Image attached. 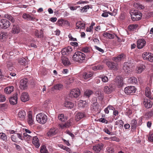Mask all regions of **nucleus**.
Instances as JSON below:
<instances>
[{
	"label": "nucleus",
	"instance_id": "obj_61",
	"mask_svg": "<svg viewBox=\"0 0 153 153\" xmlns=\"http://www.w3.org/2000/svg\"><path fill=\"white\" fill-rule=\"evenodd\" d=\"M16 135L17 137L19 138L21 140H23V137H22V134H19V133H16Z\"/></svg>",
	"mask_w": 153,
	"mask_h": 153
},
{
	"label": "nucleus",
	"instance_id": "obj_58",
	"mask_svg": "<svg viewBox=\"0 0 153 153\" xmlns=\"http://www.w3.org/2000/svg\"><path fill=\"white\" fill-rule=\"evenodd\" d=\"M88 3V1H79L76 2V4H87Z\"/></svg>",
	"mask_w": 153,
	"mask_h": 153
},
{
	"label": "nucleus",
	"instance_id": "obj_57",
	"mask_svg": "<svg viewBox=\"0 0 153 153\" xmlns=\"http://www.w3.org/2000/svg\"><path fill=\"white\" fill-rule=\"evenodd\" d=\"M69 38L71 40L73 41H77V39L76 38H74L72 37L71 34H70L68 36Z\"/></svg>",
	"mask_w": 153,
	"mask_h": 153
},
{
	"label": "nucleus",
	"instance_id": "obj_13",
	"mask_svg": "<svg viewBox=\"0 0 153 153\" xmlns=\"http://www.w3.org/2000/svg\"><path fill=\"white\" fill-rule=\"evenodd\" d=\"M57 131L56 129L54 128H51L49 131L47 133V135L48 136L51 137L54 135L56 134Z\"/></svg>",
	"mask_w": 153,
	"mask_h": 153
},
{
	"label": "nucleus",
	"instance_id": "obj_25",
	"mask_svg": "<svg viewBox=\"0 0 153 153\" xmlns=\"http://www.w3.org/2000/svg\"><path fill=\"white\" fill-rule=\"evenodd\" d=\"M145 68V66L143 64L138 65L136 69L137 72L138 73H140Z\"/></svg>",
	"mask_w": 153,
	"mask_h": 153
},
{
	"label": "nucleus",
	"instance_id": "obj_44",
	"mask_svg": "<svg viewBox=\"0 0 153 153\" xmlns=\"http://www.w3.org/2000/svg\"><path fill=\"white\" fill-rule=\"evenodd\" d=\"M128 82L130 83H136L137 82V79L135 77H131L128 79Z\"/></svg>",
	"mask_w": 153,
	"mask_h": 153
},
{
	"label": "nucleus",
	"instance_id": "obj_35",
	"mask_svg": "<svg viewBox=\"0 0 153 153\" xmlns=\"http://www.w3.org/2000/svg\"><path fill=\"white\" fill-rule=\"evenodd\" d=\"M137 121L136 120L133 119L131 120L130 123L131 127L132 129H135L137 126Z\"/></svg>",
	"mask_w": 153,
	"mask_h": 153
},
{
	"label": "nucleus",
	"instance_id": "obj_24",
	"mask_svg": "<svg viewBox=\"0 0 153 153\" xmlns=\"http://www.w3.org/2000/svg\"><path fill=\"white\" fill-rule=\"evenodd\" d=\"M34 34L35 36L38 38L43 37V31L42 30H41L40 31L38 30H36L35 31Z\"/></svg>",
	"mask_w": 153,
	"mask_h": 153
},
{
	"label": "nucleus",
	"instance_id": "obj_33",
	"mask_svg": "<svg viewBox=\"0 0 153 153\" xmlns=\"http://www.w3.org/2000/svg\"><path fill=\"white\" fill-rule=\"evenodd\" d=\"M138 26V25L137 24L131 25L128 26V28L130 31H133L136 30Z\"/></svg>",
	"mask_w": 153,
	"mask_h": 153
},
{
	"label": "nucleus",
	"instance_id": "obj_3",
	"mask_svg": "<svg viewBox=\"0 0 153 153\" xmlns=\"http://www.w3.org/2000/svg\"><path fill=\"white\" fill-rule=\"evenodd\" d=\"M142 14L140 12L134 10L132 12V14H131L132 19L133 21H137L140 19L142 17Z\"/></svg>",
	"mask_w": 153,
	"mask_h": 153
},
{
	"label": "nucleus",
	"instance_id": "obj_11",
	"mask_svg": "<svg viewBox=\"0 0 153 153\" xmlns=\"http://www.w3.org/2000/svg\"><path fill=\"white\" fill-rule=\"evenodd\" d=\"M130 65V64L128 62H125L123 64V69L126 73H129L131 72Z\"/></svg>",
	"mask_w": 153,
	"mask_h": 153
},
{
	"label": "nucleus",
	"instance_id": "obj_10",
	"mask_svg": "<svg viewBox=\"0 0 153 153\" xmlns=\"http://www.w3.org/2000/svg\"><path fill=\"white\" fill-rule=\"evenodd\" d=\"M106 64L110 68L114 70H117V65L113 62L108 61Z\"/></svg>",
	"mask_w": 153,
	"mask_h": 153
},
{
	"label": "nucleus",
	"instance_id": "obj_1",
	"mask_svg": "<svg viewBox=\"0 0 153 153\" xmlns=\"http://www.w3.org/2000/svg\"><path fill=\"white\" fill-rule=\"evenodd\" d=\"M85 54L81 52L77 51L73 55V59L75 61L81 62L85 60Z\"/></svg>",
	"mask_w": 153,
	"mask_h": 153
},
{
	"label": "nucleus",
	"instance_id": "obj_45",
	"mask_svg": "<svg viewBox=\"0 0 153 153\" xmlns=\"http://www.w3.org/2000/svg\"><path fill=\"white\" fill-rule=\"evenodd\" d=\"M115 80V82L118 83V85L120 86L123 85V82L121 78H119V77H116Z\"/></svg>",
	"mask_w": 153,
	"mask_h": 153
},
{
	"label": "nucleus",
	"instance_id": "obj_50",
	"mask_svg": "<svg viewBox=\"0 0 153 153\" xmlns=\"http://www.w3.org/2000/svg\"><path fill=\"white\" fill-rule=\"evenodd\" d=\"M153 114V110H151L150 111L147 112L146 115L148 117H151Z\"/></svg>",
	"mask_w": 153,
	"mask_h": 153
},
{
	"label": "nucleus",
	"instance_id": "obj_47",
	"mask_svg": "<svg viewBox=\"0 0 153 153\" xmlns=\"http://www.w3.org/2000/svg\"><path fill=\"white\" fill-rule=\"evenodd\" d=\"M103 68V66L102 65H97L92 67V69L94 70H101Z\"/></svg>",
	"mask_w": 153,
	"mask_h": 153
},
{
	"label": "nucleus",
	"instance_id": "obj_36",
	"mask_svg": "<svg viewBox=\"0 0 153 153\" xmlns=\"http://www.w3.org/2000/svg\"><path fill=\"white\" fill-rule=\"evenodd\" d=\"M86 103L85 101L80 100L79 101L78 103V107L80 108H82L85 106Z\"/></svg>",
	"mask_w": 153,
	"mask_h": 153
},
{
	"label": "nucleus",
	"instance_id": "obj_40",
	"mask_svg": "<svg viewBox=\"0 0 153 153\" xmlns=\"http://www.w3.org/2000/svg\"><path fill=\"white\" fill-rule=\"evenodd\" d=\"M58 118L59 120L62 122H65L67 120L66 117L64 116V115L63 114L59 115Z\"/></svg>",
	"mask_w": 153,
	"mask_h": 153
},
{
	"label": "nucleus",
	"instance_id": "obj_9",
	"mask_svg": "<svg viewBox=\"0 0 153 153\" xmlns=\"http://www.w3.org/2000/svg\"><path fill=\"white\" fill-rule=\"evenodd\" d=\"M17 94L15 93L13 96L9 99V102L11 105H14L17 102Z\"/></svg>",
	"mask_w": 153,
	"mask_h": 153
},
{
	"label": "nucleus",
	"instance_id": "obj_43",
	"mask_svg": "<svg viewBox=\"0 0 153 153\" xmlns=\"http://www.w3.org/2000/svg\"><path fill=\"white\" fill-rule=\"evenodd\" d=\"M19 62L20 65L25 66L26 63V60L24 58H22L19 59Z\"/></svg>",
	"mask_w": 153,
	"mask_h": 153
},
{
	"label": "nucleus",
	"instance_id": "obj_19",
	"mask_svg": "<svg viewBox=\"0 0 153 153\" xmlns=\"http://www.w3.org/2000/svg\"><path fill=\"white\" fill-rule=\"evenodd\" d=\"M32 142L33 144L36 148H38L39 147L40 144L39 139L37 136H35L33 137Z\"/></svg>",
	"mask_w": 153,
	"mask_h": 153
},
{
	"label": "nucleus",
	"instance_id": "obj_49",
	"mask_svg": "<svg viewBox=\"0 0 153 153\" xmlns=\"http://www.w3.org/2000/svg\"><path fill=\"white\" fill-rule=\"evenodd\" d=\"M6 98L5 96L1 94H0V102H3L5 101Z\"/></svg>",
	"mask_w": 153,
	"mask_h": 153
},
{
	"label": "nucleus",
	"instance_id": "obj_42",
	"mask_svg": "<svg viewBox=\"0 0 153 153\" xmlns=\"http://www.w3.org/2000/svg\"><path fill=\"white\" fill-rule=\"evenodd\" d=\"M63 87V85L61 84H58L55 85L53 87L56 90H60Z\"/></svg>",
	"mask_w": 153,
	"mask_h": 153
},
{
	"label": "nucleus",
	"instance_id": "obj_26",
	"mask_svg": "<svg viewBox=\"0 0 153 153\" xmlns=\"http://www.w3.org/2000/svg\"><path fill=\"white\" fill-rule=\"evenodd\" d=\"M13 89L14 87L13 86H10L4 89V91L6 94H9L13 91Z\"/></svg>",
	"mask_w": 153,
	"mask_h": 153
},
{
	"label": "nucleus",
	"instance_id": "obj_48",
	"mask_svg": "<svg viewBox=\"0 0 153 153\" xmlns=\"http://www.w3.org/2000/svg\"><path fill=\"white\" fill-rule=\"evenodd\" d=\"M11 139L13 142H16L17 141V137L16 135V133L11 137Z\"/></svg>",
	"mask_w": 153,
	"mask_h": 153
},
{
	"label": "nucleus",
	"instance_id": "obj_63",
	"mask_svg": "<svg viewBox=\"0 0 153 153\" xmlns=\"http://www.w3.org/2000/svg\"><path fill=\"white\" fill-rule=\"evenodd\" d=\"M6 36L5 33H1L0 34V37L2 39L4 38H5V36Z\"/></svg>",
	"mask_w": 153,
	"mask_h": 153
},
{
	"label": "nucleus",
	"instance_id": "obj_15",
	"mask_svg": "<svg viewBox=\"0 0 153 153\" xmlns=\"http://www.w3.org/2000/svg\"><path fill=\"white\" fill-rule=\"evenodd\" d=\"M21 100L24 102H26L29 100V96L26 92H24L22 94L21 96Z\"/></svg>",
	"mask_w": 153,
	"mask_h": 153
},
{
	"label": "nucleus",
	"instance_id": "obj_31",
	"mask_svg": "<svg viewBox=\"0 0 153 153\" xmlns=\"http://www.w3.org/2000/svg\"><path fill=\"white\" fill-rule=\"evenodd\" d=\"M0 138L5 142H7L8 140L7 135L3 133H0Z\"/></svg>",
	"mask_w": 153,
	"mask_h": 153
},
{
	"label": "nucleus",
	"instance_id": "obj_29",
	"mask_svg": "<svg viewBox=\"0 0 153 153\" xmlns=\"http://www.w3.org/2000/svg\"><path fill=\"white\" fill-rule=\"evenodd\" d=\"M74 104L72 102L69 101H65L64 104V106L66 107L71 108H72L74 106Z\"/></svg>",
	"mask_w": 153,
	"mask_h": 153
},
{
	"label": "nucleus",
	"instance_id": "obj_41",
	"mask_svg": "<svg viewBox=\"0 0 153 153\" xmlns=\"http://www.w3.org/2000/svg\"><path fill=\"white\" fill-rule=\"evenodd\" d=\"M150 55L149 52H144L142 54V56L144 60H147L149 57V56H150Z\"/></svg>",
	"mask_w": 153,
	"mask_h": 153
},
{
	"label": "nucleus",
	"instance_id": "obj_8",
	"mask_svg": "<svg viewBox=\"0 0 153 153\" xmlns=\"http://www.w3.org/2000/svg\"><path fill=\"white\" fill-rule=\"evenodd\" d=\"M146 42L144 39H139L137 42V46L138 49L143 48L146 45Z\"/></svg>",
	"mask_w": 153,
	"mask_h": 153
},
{
	"label": "nucleus",
	"instance_id": "obj_54",
	"mask_svg": "<svg viewBox=\"0 0 153 153\" xmlns=\"http://www.w3.org/2000/svg\"><path fill=\"white\" fill-rule=\"evenodd\" d=\"M150 53V56H149V58L147 59L148 60L150 61L151 62H153V54Z\"/></svg>",
	"mask_w": 153,
	"mask_h": 153
},
{
	"label": "nucleus",
	"instance_id": "obj_32",
	"mask_svg": "<svg viewBox=\"0 0 153 153\" xmlns=\"http://www.w3.org/2000/svg\"><path fill=\"white\" fill-rule=\"evenodd\" d=\"M145 93L146 97L150 98H151V93L149 87H147L146 88L145 90Z\"/></svg>",
	"mask_w": 153,
	"mask_h": 153
},
{
	"label": "nucleus",
	"instance_id": "obj_60",
	"mask_svg": "<svg viewBox=\"0 0 153 153\" xmlns=\"http://www.w3.org/2000/svg\"><path fill=\"white\" fill-rule=\"evenodd\" d=\"M66 133L70 135L72 138H74V135L73 133H72L71 132L69 131H66Z\"/></svg>",
	"mask_w": 153,
	"mask_h": 153
},
{
	"label": "nucleus",
	"instance_id": "obj_39",
	"mask_svg": "<svg viewBox=\"0 0 153 153\" xmlns=\"http://www.w3.org/2000/svg\"><path fill=\"white\" fill-rule=\"evenodd\" d=\"M32 137L27 134L26 132H24L23 133V139L27 141L31 139Z\"/></svg>",
	"mask_w": 153,
	"mask_h": 153
},
{
	"label": "nucleus",
	"instance_id": "obj_12",
	"mask_svg": "<svg viewBox=\"0 0 153 153\" xmlns=\"http://www.w3.org/2000/svg\"><path fill=\"white\" fill-rule=\"evenodd\" d=\"M113 88L112 85L105 86L103 89V91L106 94H109L111 93L113 91Z\"/></svg>",
	"mask_w": 153,
	"mask_h": 153
},
{
	"label": "nucleus",
	"instance_id": "obj_30",
	"mask_svg": "<svg viewBox=\"0 0 153 153\" xmlns=\"http://www.w3.org/2000/svg\"><path fill=\"white\" fill-rule=\"evenodd\" d=\"M93 76V74L91 72H85L83 74V77L85 79L91 77Z\"/></svg>",
	"mask_w": 153,
	"mask_h": 153
},
{
	"label": "nucleus",
	"instance_id": "obj_62",
	"mask_svg": "<svg viewBox=\"0 0 153 153\" xmlns=\"http://www.w3.org/2000/svg\"><path fill=\"white\" fill-rule=\"evenodd\" d=\"M148 140L150 141L153 142V134H151L148 138Z\"/></svg>",
	"mask_w": 153,
	"mask_h": 153
},
{
	"label": "nucleus",
	"instance_id": "obj_2",
	"mask_svg": "<svg viewBox=\"0 0 153 153\" xmlns=\"http://www.w3.org/2000/svg\"><path fill=\"white\" fill-rule=\"evenodd\" d=\"M47 116L44 113H39L36 116V119L39 123L43 124H45L47 120Z\"/></svg>",
	"mask_w": 153,
	"mask_h": 153
},
{
	"label": "nucleus",
	"instance_id": "obj_46",
	"mask_svg": "<svg viewBox=\"0 0 153 153\" xmlns=\"http://www.w3.org/2000/svg\"><path fill=\"white\" fill-rule=\"evenodd\" d=\"M100 78L101 79L103 82H106L108 81V77L106 76L102 75Z\"/></svg>",
	"mask_w": 153,
	"mask_h": 153
},
{
	"label": "nucleus",
	"instance_id": "obj_37",
	"mask_svg": "<svg viewBox=\"0 0 153 153\" xmlns=\"http://www.w3.org/2000/svg\"><path fill=\"white\" fill-rule=\"evenodd\" d=\"M103 35L104 37H107L109 39H113L114 37V35L108 33H104Z\"/></svg>",
	"mask_w": 153,
	"mask_h": 153
},
{
	"label": "nucleus",
	"instance_id": "obj_55",
	"mask_svg": "<svg viewBox=\"0 0 153 153\" xmlns=\"http://www.w3.org/2000/svg\"><path fill=\"white\" fill-rule=\"evenodd\" d=\"M135 7L141 9H143L144 8V7L143 5L138 4H137L135 5Z\"/></svg>",
	"mask_w": 153,
	"mask_h": 153
},
{
	"label": "nucleus",
	"instance_id": "obj_22",
	"mask_svg": "<svg viewBox=\"0 0 153 153\" xmlns=\"http://www.w3.org/2000/svg\"><path fill=\"white\" fill-rule=\"evenodd\" d=\"M26 113L25 111H20L18 114V117L21 120H24L25 117Z\"/></svg>",
	"mask_w": 153,
	"mask_h": 153
},
{
	"label": "nucleus",
	"instance_id": "obj_53",
	"mask_svg": "<svg viewBox=\"0 0 153 153\" xmlns=\"http://www.w3.org/2000/svg\"><path fill=\"white\" fill-rule=\"evenodd\" d=\"M89 8V5H86L82 7V9H83L84 12H87Z\"/></svg>",
	"mask_w": 153,
	"mask_h": 153
},
{
	"label": "nucleus",
	"instance_id": "obj_64",
	"mask_svg": "<svg viewBox=\"0 0 153 153\" xmlns=\"http://www.w3.org/2000/svg\"><path fill=\"white\" fill-rule=\"evenodd\" d=\"M103 131L108 134H111V132L108 129H104Z\"/></svg>",
	"mask_w": 153,
	"mask_h": 153
},
{
	"label": "nucleus",
	"instance_id": "obj_52",
	"mask_svg": "<svg viewBox=\"0 0 153 153\" xmlns=\"http://www.w3.org/2000/svg\"><path fill=\"white\" fill-rule=\"evenodd\" d=\"M61 148L63 149L64 150H66L68 152H69L71 151L70 149L67 147L62 146H61Z\"/></svg>",
	"mask_w": 153,
	"mask_h": 153
},
{
	"label": "nucleus",
	"instance_id": "obj_28",
	"mask_svg": "<svg viewBox=\"0 0 153 153\" xmlns=\"http://www.w3.org/2000/svg\"><path fill=\"white\" fill-rule=\"evenodd\" d=\"M12 32L14 33H18L20 31V29L19 26L17 25H13Z\"/></svg>",
	"mask_w": 153,
	"mask_h": 153
},
{
	"label": "nucleus",
	"instance_id": "obj_5",
	"mask_svg": "<svg viewBox=\"0 0 153 153\" xmlns=\"http://www.w3.org/2000/svg\"><path fill=\"white\" fill-rule=\"evenodd\" d=\"M80 90L78 88H75L71 91L69 96L71 97H77L80 94Z\"/></svg>",
	"mask_w": 153,
	"mask_h": 153
},
{
	"label": "nucleus",
	"instance_id": "obj_34",
	"mask_svg": "<svg viewBox=\"0 0 153 153\" xmlns=\"http://www.w3.org/2000/svg\"><path fill=\"white\" fill-rule=\"evenodd\" d=\"M76 29H83L85 27V25L81 22H77L76 24Z\"/></svg>",
	"mask_w": 153,
	"mask_h": 153
},
{
	"label": "nucleus",
	"instance_id": "obj_23",
	"mask_svg": "<svg viewBox=\"0 0 153 153\" xmlns=\"http://www.w3.org/2000/svg\"><path fill=\"white\" fill-rule=\"evenodd\" d=\"M22 17L24 19H26L27 20H32L35 19V17L25 13L23 14Z\"/></svg>",
	"mask_w": 153,
	"mask_h": 153
},
{
	"label": "nucleus",
	"instance_id": "obj_59",
	"mask_svg": "<svg viewBox=\"0 0 153 153\" xmlns=\"http://www.w3.org/2000/svg\"><path fill=\"white\" fill-rule=\"evenodd\" d=\"M107 150L109 153H113L114 151L113 148H107Z\"/></svg>",
	"mask_w": 153,
	"mask_h": 153
},
{
	"label": "nucleus",
	"instance_id": "obj_27",
	"mask_svg": "<svg viewBox=\"0 0 153 153\" xmlns=\"http://www.w3.org/2000/svg\"><path fill=\"white\" fill-rule=\"evenodd\" d=\"M27 122L30 126H31L34 124V120L32 118V115L30 114H29L28 115Z\"/></svg>",
	"mask_w": 153,
	"mask_h": 153
},
{
	"label": "nucleus",
	"instance_id": "obj_21",
	"mask_svg": "<svg viewBox=\"0 0 153 153\" xmlns=\"http://www.w3.org/2000/svg\"><path fill=\"white\" fill-rule=\"evenodd\" d=\"M145 107L147 108H149L152 106V102L149 100H145L143 102Z\"/></svg>",
	"mask_w": 153,
	"mask_h": 153
},
{
	"label": "nucleus",
	"instance_id": "obj_4",
	"mask_svg": "<svg viewBox=\"0 0 153 153\" xmlns=\"http://www.w3.org/2000/svg\"><path fill=\"white\" fill-rule=\"evenodd\" d=\"M10 23L6 19L0 20V28L6 29L10 25Z\"/></svg>",
	"mask_w": 153,
	"mask_h": 153
},
{
	"label": "nucleus",
	"instance_id": "obj_16",
	"mask_svg": "<svg viewBox=\"0 0 153 153\" xmlns=\"http://www.w3.org/2000/svg\"><path fill=\"white\" fill-rule=\"evenodd\" d=\"M86 116L84 113L79 112L77 113L75 116V120L77 121Z\"/></svg>",
	"mask_w": 153,
	"mask_h": 153
},
{
	"label": "nucleus",
	"instance_id": "obj_6",
	"mask_svg": "<svg viewBox=\"0 0 153 153\" xmlns=\"http://www.w3.org/2000/svg\"><path fill=\"white\" fill-rule=\"evenodd\" d=\"M135 88L133 86H128L126 87L124 90L125 93L127 94H129L135 92Z\"/></svg>",
	"mask_w": 153,
	"mask_h": 153
},
{
	"label": "nucleus",
	"instance_id": "obj_38",
	"mask_svg": "<svg viewBox=\"0 0 153 153\" xmlns=\"http://www.w3.org/2000/svg\"><path fill=\"white\" fill-rule=\"evenodd\" d=\"M93 93V91L90 90H87L84 93V95L86 97L89 98Z\"/></svg>",
	"mask_w": 153,
	"mask_h": 153
},
{
	"label": "nucleus",
	"instance_id": "obj_17",
	"mask_svg": "<svg viewBox=\"0 0 153 153\" xmlns=\"http://www.w3.org/2000/svg\"><path fill=\"white\" fill-rule=\"evenodd\" d=\"M62 61L63 64L65 66L70 65V63L68 58L65 56H62Z\"/></svg>",
	"mask_w": 153,
	"mask_h": 153
},
{
	"label": "nucleus",
	"instance_id": "obj_51",
	"mask_svg": "<svg viewBox=\"0 0 153 153\" xmlns=\"http://www.w3.org/2000/svg\"><path fill=\"white\" fill-rule=\"evenodd\" d=\"M88 48L87 47L84 48L82 49V51L85 53H87L89 52Z\"/></svg>",
	"mask_w": 153,
	"mask_h": 153
},
{
	"label": "nucleus",
	"instance_id": "obj_14",
	"mask_svg": "<svg viewBox=\"0 0 153 153\" xmlns=\"http://www.w3.org/2000/svg\"><path fill=\"white\" fill-rule=\"evenodd\" d=\"M125 58V55L123 53H121L118 56L113 58L112 60L116 62H118L121 60L124 59Z\"/></svg>",
	"mask_w": 153,
	"mask_h": 153
},
{
	"label": "nucleus",
	"instance_id": "obj_20",
	"mask_svg": "<svg viewBox=\"0 0 153 153\" xmlns=\"http://www.w3.org/2000/svg\"><path fill=\"white\" fill-rule=\"evenodd\" d=\"M72 51V49L71 47L68 46L63 48L62 51V53L64 54H69Z\"/></svg>",
	"mask_w": 153,
	"mask_h": 153
},
{
	"label": "nucleus",
	"instance_id": "obj_7",
	"mask_svg": "<svg viewBox=\"0 0 153 153\" xmlns=\"http://www.w3.org/2000/svg\"><path fill=\"white\" fill-rule=\"evenodd\" d=\"M27 80L26 79H22L20 82V88L22 90L26 89L27 86Z\"/></svg>",
	"mask_w": 153,
	"mask_h": 153
},
{
	"label": "nucleus",
	"instance_id": "obj_18",
	"mask_svg": "<svg viewBox=\"0 0 153 153\" xmlns=\"http://www.w3.org/2000/svg\"><path fill=\"white\" fill-rule=\"evenodd\" d=\"M103 145L102 144H97L95 146H94L93 148V150L96 152L98 153L102 149Z\"/></svg>",
	"mask_w": 153,
	"mask_h": 153
},
{
	"label": "nucleus",
	"instance_id": "obj_56",
	"mask_svg": "<svg viewBox=\"0 0 153 153\" xmlns=\"http://www.w3.org/2000/svg\"><path fill=\"white\" fill-rule=\"evenodd\" d=\"M80 7L79 6H77L75 7L71 6L70 7V10H76V9Z\"/></svg>",
	"mask_w": 153,
	"mask_h": 153
}]
</instances>
